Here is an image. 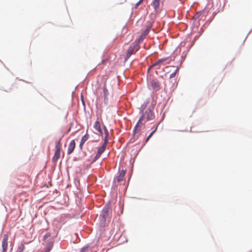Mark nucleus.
I'll return each instance as SVG.
<instances>
[{"label":"nucleus","mask_w":252,"mask_h":252,"mask_svg":"<svg viewBox=\"0 0 252 252\" xmlns=\"http://www.w3.org/2000/svg\"><path fill=\"white\" fill-rule=\"evenodd\" d=\"M146 107V104H143L141 106V108L142 109V116L137 123L135 127L134 130L137 127L140 126L141 125L145 124V123L147 121L152 120L154 118V115L153 114L152 110L150 109H147L144 111Z\"/></svg>","instance_id":"obj_1"},{"label":"nucleus","mask_w":252,"mask_h":252,"mask_svg":"<svg viewBox=\"0 0 252 252\" xmlns=\"http://www.w3.org/2000/svg\"><path fill=\"white\" fill-rule=\"evenodd\" d=\"M61 138L56 142L55 146V152L54 156L52 158L53 162H57L60 157L61 144Z\"/></svg>","instance_id":"obj_2"},{"label":"nucleus","mask_w":252,"mask_h":252,"mask_svg":"<svg viewBox=\"0 0 252 252\" xmlns=\"http://www.w3.org/2000/svg\"><path fill=\"white\" fill-rule=\"evenodd\" d=\"M139 49L138 43H134L133 45H130L127 51L126 56L125 60H127L133 54L135 53L136 51Z\"/></svg>","instance_id":"obj_3"},{"label":"nucleus","mask_w":252,"mask_h":252,"mask_svg":"<svg viewBox=\"0 0 252 252\" xmlns=\"http://www.w3.org/2000/svg\"><path fill=\"white\" fill-rule=\"evenodd\" d=\"M107 144H106V142H104L103 145L98 148L97 152L94 158V160H97L104 152L106 149Z\"/></svg>","instance_id":"obj_4"},{"label":"nucleus","mask_w":252,"mask_h":252,"mask_svg":"<svg viewBox=\"0 0 252 252\" xmlns=\"http://www.w3.org/2000/svg\"><path fill=\"white\" fill-rule=\"evenodd\" d=\"M75 146H76V144H75V140H71L68 145V149H67V153L68 155H70L73 152L74 149H75Z\"/></svg>","instance_id":"obj_5"},{"label":"nucleus","mask_w":252,"mask_h":252,"mask_svg":"<svg viewBox=\"0 0 252 252\" xmlns=\"http://www.w3.org/2000/svg\"><path fill=\"white\" fill-rule=\"evenodd\" d=\"M8 236L6 235H4V236L2 240V252H6L8 246Z\"/></svg>","instance_id":"obj_6"},{"label":"nucleus","mask_w":252,"mask_h":252,"mask_svg":"<svg viewBox=\"0 0 252 252\" xmlns=\"http://www.w3.org/2000/svg\"><path fill=\"white\" fill-rule=\"evenodd\" d=\"M108 211H109V208L108 207H104L102 212L101 214H100V217L102 218V220L105 221L106 220V218L108 217Z\"/></svg>","instance_id":"obj_7"},{"label":"nucleus","mask_w":252,"mask_h":252,"mask_svg":"<svg viewBox=\"0 0 252 252\" xmlns=\"http://www.w3.org/2000/svg\"><path fill=\"white\" fill-rule=\"evenodd\" d=\"M103 93L104 103L105 104H107L108 102V95L109 94V92L105 84H104L103 87Z\"/></svg>","instance_id":"obj_8"},{"label":"nucleus","mask_w":252,"mask_h":252,"mask_svg":"<svg viewBox=\"0 0 252 252\" xmlns=\"http://www.w3.org/2000/svg\"><path fill=\"white\" fill-rule=\"evenodd\" d=\"M206 15V13L205 10H201L197 12L195 15L194 16V18L195 19H202L203 17H205Z\"/></svg>","instance_id":"obj_9"},{"label":"nucleus","mask_w":252,"mask_h":252,"mask_svg":"<svg viewBox=\"0 0 252 252\" xmlns=\"http://www.w3.org/2000/svg\"><path fill=\"white\" fill-rule=\"evenodd\" d=\"M126 173V170H123L121 171L118 176L116 177V180L118 182H121L123 180L124 177Z\"/></svg>","instance_id":"obj_10"},{"label":"nucleus","mask_w":252,"mask_h":252,"mask_svg":"<svg viewBox=\"0 0 252 252\" xmlns=\"http://www.w3.org/2000/svg\"><path fill=\"white\" fill-rule=\"evenodd\" d=\"M151 84L153 89L156 91L160 89L159 83L156 80H152L151 82Z\"/></svg>","instance_id":"obj_11"},{"label":"nucleus","mask_w":252,"mask_h":252,"mask_svg":"<svg viewBox=\"0 0 252 252\" xmlns=\"http://www.w3.org/2000/svg\"><path fill=\"white\" fill-rule=\"evenodd\" d=\"M161 0H153L152 3V5L154 7L156 11H157L159 8L160 2Z\"/></svg>","instance_id":"obj_12"},{"label":"nucleus","mask_w":252,"mask_h":252,"mask_svg":"<svg viewBox=\"0 0 252 252\" xmlns=\"http://www.w3.org/2000/svg\"><path fill=\"white\" fill-rule=\"evenodd\" d=\"M94 128L100 134L102 135V131L100 127V124L99 121H96L94 124Z\"/></svg>","instance_id":"obj_13"},{"label":"nucleus","mask_w":252,"mask_h":252,"mask_svg":"<svg viewBox=\"0 0 252 252\" xmlns=\"http://www.w3.org/2000/svg\"><path fill=\"white\" fill-rule=\"evenodd\" d=\"M53 246V243L51 242L47 244L43 252H49L52 249Z\"/></svg>","instance_id":"obj_14"},{"label":"nucleus","mask_w":252,"mask_h":252,"mask_svg":"<svg viewBox=\"0 0 252 252\" xmlns=\"http://www.w3.org/2000/svg\"><path fill=\"white\" fill-rule=\"evenodd\" d=\"M104 133H105V137H104V142H106V144H107L108 142V137L109 136V132L105 126H104Z\"/></svg>","instance_id":"obj_15"},{"label":"nucleus","mask_w":252,"mask_h":252,"mask_svg":"<svg viewBox=\"0 0 252 252\" xmlns=\"http://www.w3.org/2000/svg\"><path fill=\"white\" fill-rule=\"evenodd\" d=\"M167 60V58H163V59H159L158 60L157 62H156L155 63H154L151 66V67H152V66H157V65H158V64H159L160 63H161L162 62H164L165 60Z\"/></svg>","instance_id":"obj_16"},{"label":"nucleus","mask_w":252,"mask_h":252,"mask_svg":"<svg viewBox=\"0 0 252 252\" xmlns=\"http://www.w3.org/2000/svg\"><path fill=\"white\" fill-rule=\"evenodd\" d=\"M89 138V135L88 133H86L84 136H83L80 142L82 143H85V142L88 140Z\"/></svg>","instance_id":"obj_17"},{"label":"nucleus","mask_w":252,"mask_h":252,"mask_svg":"<svg viewBox=\"0 0 252 252\" xmlns=\"http://www.w3.org/2000/svg\"><path fill=\"white\" fill-rule=\"evenodd\" d=\"M157 127H156L152 132H151V133L149 134V135L147 137L146 139V142H147L150 138L151 137V136L153 135V134L156 132L157 130Z\"/></svg>","instance_id":"obj_18"},{"label":"nucleus","mask_w":252,"mask_h":252,"mask_svg":"<svg viewBox=\"0 0 252 252\" xmlns=\"http://www.w3.org/2000/svg\"><path fill=\"white\" fill-rule=\"evenodd\" d=\"M178 70H179V68H178V67H177V68H176V69H175V71H174L172 73H171V74L170 75L169 77H170V78L174 77L175 76V75H176V74L177 72L178 71Z\"/></svg>","instance_id":"obj_19"},{"label":"nucleus","mask_w":252,"mask_h":252,"mask_svg":"<svg viewBox=\"0 0 252 252\" xmlns=\"http://www.w3.org/2000/svg\"><path fill=\"white\" fill-rule=\"evenodd\" d=\"M25 246L24 244H21L18 248L19 252H23L25 249Z\"/></svg>","instance_id":"obj_20"},{"label":"nucleus","mask_w":252,"mask_h":252,"mask_svg":"<svg viewBox=\"0 0 252 252\" xmlns=\"http://www.w3.org/2000/svg\"><path fill=\"white\" fill-rule=\"evenodd\" d=\"M145 37V36H143V35L141 34V36L139 37V38L138 39L137 43L138 44V43L141 42L143 40V39Z\"/></svg>","instance_id":"obj_21"},{"label":"nucleus","mask_w":252,"mask_h":252,"mask_svg":"<svg viewBox=\"0 0 252 252\" xmlns=\"http://www.w3.org/2000/svg\"><path fill=\"white\" fill-rule=\"evenodd\" d=\"M149 31H148V30H145L143 33H142V34L143 35V36H145L146 37V36L148 34Z\"/></svg>","instance_id":"obj_22"},{"label":"nucleus","mask_w":252,"mask_h":252,"mask_svg":"<svg viewBox=\"0 0 252 252\" xmlns=\"http://www.w3.org/2000/svg\"><path fill=\"white\" fill-rule=\"evenodd\" d=\"M152 23H149L147 26V27H146V30H148V31H150L151 28H152Z\"/></svg>","instance_id":"obj_23"},{"label":"nucleus","mask_w":252,"mask_h":252,"mask_svg":"<svg viewBox=\"0 0 252 252\" xmlns=\"http://www.w3.org/2000/svg\"><path fill=\"white\" fill-rule=\"evenodd\" d=\"M50 236V234L49 233L46 234L43 237V240L44 241L47 237Z\"/></svg>","instance_id":"obj_24"},{"label":"nucleus","mask_w":252,"mask_h":252,"mask_svg":"<svg viewBox=\"0 0 252 252\" xmlns=\"http://www.w3.org/2000/svg\"><path fill=\"white\" fill-rule=\"evenodd\" d=\"M84 144V143L80 142V145H79V148L81 150H82Z\"/></svg>","instance_id":"obj_25"},{"label":"nucleus","mask_w":252,"mask_h":252,"mask_svg":"<svg viewBox=\"0 0 252 252\" xmlns=\"http://www.w3.org/2000/svg\"><path fill=\"white\" fill-rule=\"evenodd\" d=\"M87 249V248H83L82 249L81 251L80 252H86Z\"/></svg>","instance_id":"obj_26"}]
</instances>
